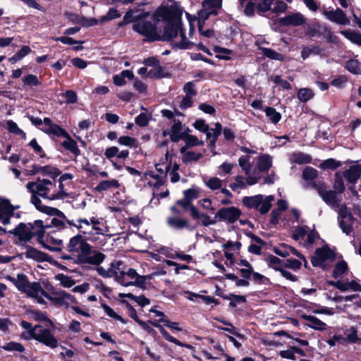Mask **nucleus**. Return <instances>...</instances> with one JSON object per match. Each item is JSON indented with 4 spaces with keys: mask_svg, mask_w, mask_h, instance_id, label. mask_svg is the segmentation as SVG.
I'll use <instances>...</instances> for the list:
<instances>
[{
    "mask_svg": "<svg viewBox=\"0 0 361 361\" xmlns=\"http://www.w3.org/2000/svg\"><path fill=\"white\" fill-rule=\"evenodd\" d=\"M182 11L176 6L160 5L152 14L155 23L163 21V30L159 28L158 42H171L182 30Z\"/></svg>",
    "mask_w": 361,
    "mask_h": 361,
    "instance_id": "f257e3e1",
    "label": "nucleus"
},
{
    "mask_svg": "<svg viewBox=\"0 0 361 361\" xmlns=\"http://www.w3.org/2000/svg\"><path fill=\"white\" fill-rule=\"evenodd\" d=\"M68 250L70 252H78L77 257L73 259V263L76 264H88L99 266L106 259L104 253L93 249L80 234L70 239Z\"/></svg>",
    "mask_w": 361,
    "mask_h": 361,
    "instance_id": "f03ea898",
    "label": "nucleus"
},
{
    "mask_svg": "<svg viewBox=\"0 0 361 361\" xmlns=\"http://www.w3.org/2000/svg\"><path fill=\"white\" fill-rule=\"evenodd\" d=\"M34 225L36 226L37 229L35 231H30V229L28 230L26 228V224L20 222L15 228L9 231L8 233L17 236L19 241L24 242V247L25 245H27L26 243L30 242L34 237H37L38 243H39L43 248L51 252L62 251L61 247H52L51 245L46 243L45 239L47 234L44 231V228L43 227L42 220L37 219L34 221Z\"/></svg>",
    "mask_w": 361,
    "mask_h": 361,
    "instance_id": "7ed1b4c3",
    "label": "nucleus"
},
{
    "mask_svg": "<svg viewBox=\"0 0 361 361\" xmlns=\"http://www.w3.org/2000/svg\"><path fill=\"white\" fill-rule=\"evenodd\" d=\"M20 324L21 327L27 330V336L25 337L27 340L34 339L50 348H56L58 346V340L50 329L43 328L40 324L32 326L31 323L24 320H22Z\"/></svg>",
    "mask_w": 361,
    "mask_h": 361,
    "instance_id": "20e7f679",
    "label": "nucleus"
},
{
    "mask_svg": "<svg viewBox=\"0 0 361 361\" xmlns=\"http://www.w3.org/2000/svg\"><path fill=\"white\" fill-rule=\"evenodd\" d=\"M241 214V210L236 207H222L217 211L213 219L205 213L202 220L197 222V225L208 227L216 224L217 221L234 224L239 219Z\"/></svg>",
    "mask_w": 361,
    "mask_h": 361,
    "instance_id": "39448f33",
    "label": "nucleus"
},
{
    "mask_svg": "<svg viewBox=\"0 0 361 361\" xmlns=\"http://www.w3.org/2000/svg\"><path fill=\"white\" fill-rule=\"evenodd\" d=\"M199 190L195 188H189L183 191V198L178 200L176 204L181 207L185 211H189L190 217L198 221L202 220L205 213L200 212L192 204V201L199 197Z\"/></svg>",
    "mask_w": 361,
    "mask_h": 361,
    "instance_id": "423d86ee",
    "label": "nucleus"
},
{
    "mask_svg": "<svg viewBox=\"0 0 361 361\" xmlns=\"http://www.w3.org/2000/svg\"><path fill=\"white\" fill-rule=\"evenodd\" d=\"M158 23L152 21H141L133 23L132 29L133 31L145 37L143 42H158L159 27Z\"/></svg>",
    "mask_w": 361,
    "mask_h": 361,
    "instance_id": "0eeeda50",
    "label": "nucleus"
},
{
    "mask_svg": "<svg viewBox=\"0 0 361 361\" xmlns=\"http://www.w3.org/2000/svg\"><path fill=\"white\" fill-rule=\"evenodd\" d=\"M25 248L27 251L25 253V257L27 259H32L37 262H47L51 264L58 267L59 269L69 271L77 273V269H74L71 271L66 266L59 263L56 260L54 259L49 255L42 251L37 250L35 247H32L29 245H25Z\"/></svg>",
    "mask_w": 361,
    "mask_h": 361,
    "instance_id": "6e6552de",
    "label": "nucleus"
},
{
    "mask_svg": "<svg viewBox=\"0 0 361 361\" xmlns=\"http://www.w3.org/2000/svg\"><path fill=\"white\" fill-rule=\"evenodd\" d=\"M307 35L310 37L323 36L326 39L328 43L338 44L339 38L333 34L330 27L326 25H322L319 23L315 22L307 27Z\"/></svg>",
    "mask_w": 361,
    "mask_h": 361,
    "instance_id": "1a4fd4ad",
    "label": "nucleus"
},
{
    "mask_svg": "<svg viewBox=\"0 0 361 361\" xmlns=\"http://www.w3.org/2000/svg\"><path fill=\"white\" fill-rule=\"evenodd\" d=\"M336 253L328 245H324L321 247L316 248L314 255L310 258L311 264L313 267L320 266L322 263L327 260L334 261Z\"/></svg>",
    "mask_w": 361,
    "mask_h": 361,
    "instance_id": "9d476101",
    "label": "nucleus"
},
{
    "mask_svg": "<svg viewBox=\"0 0 361 361\" xmlns=\"http://www.w3.org/2000/svg\"><path fill=\"white\" fill-rule=\"evenodd\" d=\"M171 161L169 164H166L164 169L161 167V164H155L156 170L159 173V174H156L153 171H149L146 173L152 178L157 180V182L153 184V187L154 188L158 189L164 184L165 180L167 177V173L171 169Z\"/></svg>",
    "mask_w": 361,
    "mask_h": 361,
    "instance_id": "9b49d317",
    "label": "nucleus"
},
{
    "mask_svg": "<svg viewBox=\"0 0 361 361\" xmlns=\"http://www.w3.org/2000/svg\"><path fill=\"white\" fill-rule=\"evenodd\" d=\"M323 14L328 20L338 25H350V20L347 18L344 11L339 8L332 11L324 10Z\"/></svg>",
    "mask_w": 361,
    "mask_h": 361,
    "instance_id": "f8f14e48",
    "label": "nucleus"
},
{
    "mask_svg": "<svg viewBox=\"0 0 361 361\" xmlns=\"http://www.w3.org/2000/svg\"><path fill=\"white\" fill-rule=\"evenodd\" d=\"M43 122L47 128L41 130L46 134L54 135L62 137L65 135H68V132L59 125L53 123L51 118L45 117L43 119Z\"/></svg>",
    "mask_w": 361,
    "mask_h": 361,
    "instance_id": "ddd939ff",
    "label": "nucleus"
},
{
    "mask_svg": "<svg viewBox=\"0 0 361 361\" xmlns=\"http://www.w3.org/2000/svg\"><path fill=\"white\" fill-rule=\"evenodd\" d=\"M167 224L175 229L182 230L187 228L189 231H193L200 226L197 225V221L194 226H191L188 219L175 216L169 217L167 219Z\"/></svg>",
    "mask_w": 361,
    "mask_h": 361,
    "instance_id": "4468645a",
    "label": "nucleus"
},
{
    "mask_svg": "<svg viewBox=\"0 0 361 361\" xmlns=\"http://www.w3.org/2000/svg\"><path fill=\"white\" fill-rule=\"evenodd\" d=\"M305 20L302 13L297 12L283 18H280L279 22L283 26H300L305 23Z\"/></svg>",
    "mask_w": 361,
    "mask_h": 361,
    "instance_id": "2eb2a0df",
    "label": "nucleus"
},
{
    "mask_svg": "<svg viewBox=\"0 0 361 361\" xmlns=\"http://www.w3.org/2000/svg\"><path fill=\"white\" fill-rule=\"evenodd\" d=\"M262 195H256L253 196H245L242 198V204L248 209H255L259 211V207L263 203Z\"/></svg>",
    "mask_w": 361,
    "mask_h": 361,
    "instance_id": "dca6fc26",
    "label": "nucleus"
},
{
    "mask_svg": "<svg viewBox=\"0 0 361 361\" xmlns=\"http://www.w3.org/2000/svg\"><path fill=\"white\" fill-rule=\"evenodd\" d=\"M118 279V283L123 286L127 287V286H135L138 287L143 290L147 289L146 280H145L144 276L138 275L134 281H127L126 279L125 278L124 271H121L119 273V278Z\"/></svg>",
    "mask_w": 361,
    "mask_h": 361,
    "instance_id": "f3484780",
    "label": "nucleus"
},
{
    "mask_svg": "<svg viewBox=\"0 0 361 361\" xmlns=\"http://www.w3.org/2000/svg\"><path fill=\"white\" fill-rule=\"evenodd\" d=\"M343 177L350 183L355 184L361 176V165H352L343 173Z\"/></svg>",
    "mask_w": 361,
    "mask_h": 361,
    "instance_id": "a211bd4d",
    "label": "nucleus"
},
{
    "mask_svg": "<svg viewBox=\"0 0 361 361\" xmlns=\"http://www.w3.org/2000/svg\"><path fill=\"white\" fill-rule=\"evenodd\" d=\"M26 314L32 315V318L35 321L42 322H44L47 323V326L54 328V322L48 317L46 312H41L38 310L35 309H29L26 310Z\"/></svg>",
    "mask_w": 361,
    "mask_h": 361,
    "instance_id": "6ab92c4d",
    "label": "nucleus"
},
{
    "mask_svg": "<svg viewBox=\"0 0 361 361\" xmlns=\"http://www.w3.org/2000/svg\"><path fill=\"white\" fill-rule=\"evenodd\" d=\"M51 288H49V290L51 291V293L55 296H51L49 294V296L47 297V299L49 300L54 302L55 304L58 305H65L66 307H69V303L67 301L66 296L63 294V293H66L63 290H55L53 286L50 285Z\"/></svg>",
    "mask_w": 361,
    "mask_h": 361,
    "instance_id": "aec40b11",
    "label": "nucleus"
},
{
    "mask_svg": "<svg viewBox=\"0 0 361 361\" xmlns=\"http://www.w3.org/2000/svg\"><path fill=\"white\" fill-rule=\"evenodd\" d=\"M97 268H94L90 266H82L83 270H91V269H95L97 273L102 276L103 278H110L112 276L115 277V279L117 282H118V278H119V274L116 270L113 269L112 267H114V264H111V268H109L108 270H106L102 267L97 266Z\"/></svg>",
    "mask_w": 361,
    "mask_h": 361,
    "instance_id": "412c9836",
    "label": "nucleus"
},
{
    "mask_svg": "<svg viewBox=\"0 0 361 361\" xmlns=\"http://www.w3.org/2000/svg\"><path fill=\"white\" fill-rule=\"evenodd\" d=\"M23 293H25L29 298H37L39 293H41L42 296L47 298L49 296V293L46 292L42 287L39 282H32Z\"/></svg>",
    "mask_w": 361,
    "mask_h": 361,
    "instance_id": "4be33fe9",
    "label": "nucleus"
},
{
    "mask_svg": "<svg viewBox=\"0 0 361 361\" xmlns=\"http://www.w3.org/2000/svg\"><path fill=\"white\" fill-rule=\"evenodd\" d=\"M301 318L304 320L308 321L309 324H305L308 327L317 330L324 331L326 329L327 325L326 323L321 321L317 317L312 315L302 314Z\"/></svg>",
    "mask_w": 361,
    "mask_h": 361,
    "instance_id": "5701e85b",
    "label": "nucleus"
},
{
    "mask_svg": "<svg viewBox=\"0 0 361 361\" xmlns=\"http://www.w3.org/2000/svg\"><path fill=\"white\" fill-rule=\"evenodd\" d=\"M63 137H65L66 140L61 143V146L65 149L69 151L75 157L80 156L81 154V151L78 148L76 141L74 140L68 133V135H65Z\"/></svg>",
    "mask_w": 361,
    "mask_h": 361,
    "instance_id": "b1692460",
    "label": "nucleus"
},
{
    "mask_svg": "<svg viewBox=\"0 0 361 361\" xmlns=\"http://www.w3.org/2000/svg\"><path fill=\"white\" fill-rule=\"evenodd\" d=\"M156 328H157L162 336L166 339V341L173 343L176 344V345L180 346V347H185L188 349L194 350L195 347L192 346L190 344L186 343H182L179 340H178L176 338L172 336L161 325H156Z\"/></svg>",
    "mask_w": 361,
    "mask_h": 361,
    "instance_id": "393cba45",
    "label": "nucleus"
},
{
    "mask_svg": "<svg viewBox=\"0 0 361 361\" xmlns=\"http://www.w3.org/2000/svg\"><path fill=\"white\" fill-rule=\"evenodd\" d=\"M183 125L178 119H173V124L171 127L170 140L173 142H178L182 140V130Z\"/></svg>",
    "mask_w": 361,
    "mask_h": 361,
    "instance_id": "a878e982",
    "label": "nucleus"
},
{
    "mask_svg": "<svg viewBox=\"0 0 361 361\" xmlns=\"http://www.w3.org/2000/svg\"><path fill=\"white\" fill-rule=\"evenodd\" d=\"M8 279L13 283L17 289L21 293L26 291V288L30 285L28 277L25 274H18L16 279L11 276H8Z\"/></svg>",
    "mask_w": 361,
    "mask_h": 361,
    "instance_id": "bb28decb",
    "label": "nucleus"
},
{
    "mask_svg": "<svg viewBox=\"0 0 361 361\" xmlns=\"http://www.w3.org/2000/svg\"><path fill=\"white\" fill-rule=\"evenodd\" d=\"M181 40L179 42H175L173 44V48L178 49H191L195 45V43L189 41L187 39L185 30L182 27V30L179 31Z\"/></svg>",
    "mask_w": 361,
    "mask_h": 361,
    "instance_id": "cd10ccee",
    "label": "nucleus"
},
{
    "mask_svg": "<svg viewBox=\"0 0 361 361\" xmlns=\"http://www.w3.org/2000/svg\"><path fill=\"white\" fill-rule=\"evenodd\" d=\"M120 183L116 179L106 180L101 181L94 188V190L97 192H102L110 188H119Z\"/></svg>",
    "mask_w": 361,
    "mask_h": 361,
    "instance_id": "c85d7f7f",
    "label": "nucleus"
},
{
    "mask_svg": "<svg viewBox=\"0 0 361 361\" xmlns=\"http://www.w3.org/2000/svg\"><path fill=\"white\" fill-rule=\"evenodd\" d=\"M258 49L262 51L264 57L271 60H276L279 61H283L285 60V56L283 54L279 53L271 48L259 47Z\"/></svg>",
    "mask_w": 361,
    "mask_h": 361,
    "instance_id": "c756f323",
    "label": "nucleus"
},
{
    "mask_svg": "<svg viewBox=\"0 0 361 361\" xmlns=\"http://www.w3.org/2000/svg\"><path fill=\"white\" fill-rule=\"evenodd\" d=\"M152 326L156 327V325L157 324L161 325L160 323H163V325H161L163 327L166 326L168 328H170L173 330H176L178 331H181L183 330L182 328L178 326V323L176 322H171L170 321L167 317L166 318H159L157 319H154V321H149V322Z\"/></svg>",
    "mask_w": 361,
    "mask_h": 361,
    "instance_id": "7c9ffc66",
    "label": "nucleus"
},
{
    "mask_svg": "<svg viewBox=\"0 0 361 361\" xmlns=\"http://www.w3.org/2000/svg\"><path fill=\"white\" fill-rule=\"evenodd\" d=\"M272 166V157L269 154L260 155L258 158L257 169L260 172H266Z\"/></svg>",
    "mask_w": 361,
    "mask_h": 361,
    "instance_id": "2f4dec72",
    "label": "nucleus"
},
{
    "mask_svg": "<svg viewBox=\"0 0 361 361\" xmlns=\"http://www.w3.org/2000/svg\"><path fill=\"white\" fill-rule=\"evenodd\" d=\"M336 191L326 190L322 196L323 201L327 204H335L336 205L341 201V198L337 196Z\"/></svg>",
    "mask_w": 361,
    "mask_h": 361,
    "instance_id": "473e14b6",
    "label": "nucleus"
},
{
    "mask_svg": "<svg viewBox=\"0 0 361 361\" xmlns=\"http://www.w3.org/2000/svg\"><path fill=\"white\" fill-rule=\"evenodd\" d=\"M32 52V49L29 46L23 45L21 49L18 51L13 56L8 59V61L12 64L22 60L25 56Z\"/></svg>",
    "mask_w": 361,
    "mask_h": 361,
    "instance_id": "72a5a7b5",
    "label": "nucleus"
},
{
    "mask_svg": "<svg viewBox=\"0 0 361 361\" xmlns=\"http://www.w3.org/2000/svg\"><path fill=\"white\" fill-rule=\"evenodd\" d=\"M265 261L267 262L269 267L274 269L276 271H279L278 269L283 268L284 260H282L278 257L271 254L268 255L265 259Z\"/></svg>",
    "mask_w": 361,
    "mask_h": 361,
    "instance_id": "f704fd0d",
    "label": "nucleus"
},
{
    "mask_svg": "<svg viewBox=\"0 0 361 361\" xmlns=\"http://www.w3.org/2000/svg\"><path fill=\"white\" fill-rule=\"evenodd\" d=\"M264 111L269 121L274 124L278 123L281 119V114L272 106H266Z\"/></svg>",
    "mask_w": 361,
    "mask_h": 361,
    "instance_id": "c9c22d12",
    "label": "nucleus"
},
{
    "mask_svg": "<svg viewBox=\"0 0 361 361\" xmlns=\"http://www.w3.org/2000/svg\"><path fill=\"white\" fill-rule=\"evenodd\" d=\"M169 73L165 71V68L159 64L147 73V77L150 78L161 79L166 78Z\"/></svg>",
    "mask_w": 361,
    "mask_h": 361,
    "instance_id": "e433bc0d",
    "label": "nucleus"
},
{
    "mask_svg": "<svg viewBox=\"0 0 361 361\" xmlns=\"http://www.w3.org/2000/svg\"><path fill=\"white\" fill-rule=\"evenodd\" d=\"M228 298H226V300H229V307L230 308H235L237 307L238 305L240 303H245L247 302L246 296L242 295H236L232 293H230L228 295Z\"/></svg>",
    "mask_w": 361,
    "mask_h": 361,
    "instance_id": "4c0bfd02",
    "label": "nucleus"
},
{
    "mask_svg": "<svg viewBox=\"0 0 361 361\" xmlns=\"http://www.w3.org/2000/svg\"><path fill=\"white\" fill-rule=\"evenodd\" d=\"M341 34L353 43L361 47V33L353 30H342Z\"/></svg>",
    "mask_w": 361,
    "mask_h": 361,
    "instance_id": "58836bf2",
    "label": "nucleus"
},
{
    "mask_svg": "<svg viewBox=\"0 0 361 361\" xmlns=\"http://www.w3.org/2000/svg\"><path fill=\"white\" fill-rule=\"evenodd\" d=\"M22 81L25 86L30 87H38L42 85V82L38 79L37 76L34 74H27L24 75Z\"/></svg>",
    "mask_w": 361,
    "mask_h": 361,
    "instance_id": "ea45409f",
    "label": "nucleus"
},
{
    "mask_svg": "<svg viewBox=\"0 0 361 361\" xmlns=\"http://www.w3.org/2000/svg\"><path fill=\"white\" fill-rule=\"evenodd\" d=\"M101 307L109 317L116 320H118L123 324H126L128 322V319L118 314L116 312H114V310L111 307H110L106 303H101Z\"/></svg>",
    "mask_w": 361,
    "mask_h": 361,
    "instance_id": "a19ab883",
    "label": "nucleus"
},
{
    "mask_svg": "<svg viewBox=\"0 0 361 361\" xmlns=\"http://www.w3.org/2000/svg\"><path fill=\"white\" fill-rule=\"evenodd\" d=\"M348 264L345 261L341 260L337 262L335 265L332 273V277L334 279H338L339 276L344 274L348 270Z\"/></svg>",
    "mask_w": 361,
    "mask_h": 361,
    "instance_id": "79ce46f5",
    "label": "nucleus"
},
{
    "mask_svg": "<svg viewBox=\"0 0 361 361\" xmlns=\"http://www.w3.org/2000/svg\"><path fill=\"white\" fill-rule=\"evenodd\" d=\"M224 278L235 281V284L237 287H248L250 284L248 279L244 278L239 279L235 274L231 273L226 274Z\"/></svg>",
    "mask_w": 361,
    "mask_h": 361,
    "instance_id": "37998d69",
    "label": "nucleus"
},
{
    "mask_svg": "<svg viewBox=\"0 0 361 361\" xmlns=\"http://www.w3.org/2000/svg\"><path fill=\"white\" fill-rule=\"evenodd\" d=\"M334 190L336 191L337 193L341 194L344 192L345 188L343 183L342 176L339 172L335 173L334 181L333 183Z\"/></svg>",
    "mask_w": 361,
    "mask_h": 361,
    "instance_id": "c03bdc74",
    "label": "nucleus"
},
{
    "mask_svg": "<svg viewBox=\"0 0 361 361\" xmlns=\"http://www.w3.org/2000/svg\"><path fill=\"white\" fill-rule=\"evenodd\" d=\"M54 279L61 282V285L64 288H71L75 284V281L73 280L71 276L64 275L63 274H58Z\"/></svg>",
    "mask_w": 361,
    "mask_h": 361,
    "instance_id": "a18cd8bd",
    "label": "nucleus"
},
{
    "mask_svg": "<svg viewBox=\"0 0 361 361\" xmlns=\"http://www.w3.org/2000/svg\"><path fill=\"white\" fill-rule=\"evenodd\" d=\"M314 97V93L311 89L301 88L297 93L298 99L302 102H307Z\"/></svg>",
    "mask_w": 361,
    "mask_h": 361,
    "instance_id": "49530a36",
    "label": "nucleus"
},
{
    "mask_svg": "<svg viewBox=\"0 0 361 361\" xmlns=\"http://www.w3.org/2000/svg\"><path fill=\"white\" fill-rule=\"evenodd\" d=\"M118 142L120 145L127 146L130 147H137L138 145L137 140L128 135L121 136L118 139Z\"/></svg>",
    "mask_w": 361,
    "mask_h": 361,
    "instance_id": "de8ad7c7",
    "label": "nucleus"
},
{
    "mask_svg": "<svg viewBox=\"0 0 361 361\" xmlns=\"http://www.w3.org/2000/svg\"><path fill=\"white\" fill-rule=\"evenodd\" d=\"M318 171L317 169L312 166H306L302 173V178L305 180L314 181L317 177Z\"/></svg>",
    "mask_w": 361,
    "mask_h": 361,
    "instance_id": "09e8293b",
    "label": "nucleus"
},
{
    "mask_svg": "<svg viewBox=\"0 0 361 361\" xmlns=\"http://www.w3.org/2000/svg\"><path fill=\"white\" fill-rule=\"evenodd\" d=\"M341 166L340 161H336L333 158H329L324 160L322 163L320 164V168L323 169H331L335 170L339 166Z\"/></svg>",
    "mask_w": 361,
    "mask_h": 361,
    "instance_id": "8fccbe9b",
    "label": "nucleus"
},
{
    "mask_svg": "<svg viewBox=\"0 0 361 361\" xmlns=\"http://www.w3.org/2000/svg\"><path fill=\"white\" fill-rule=\"evenodd\" d=\"M274 200V197L273 195H268L263 199L262 205L259 207V212L262 215H264L267 214L270 209L271 208V202Z\"/></svg>",
    "mask_w": 361,
    "mask_h": 361,
    "instance_id": "3c124183",
    "label": "nucleus"
},
{
    "mask_svg": "<svg viewBox=\"0 0 361 361\" xmlns=\"http://www.w3.org/2000/svg\"><path fill=\"white\" fill-rule=\"evenodd\" d=\"M345 68L350 73L357 75L360 73V63L356 59H350L345 63Z\"/></svg>",
    "mask_w": 361,
    "mask_h": 361,
    "instance_id": "603ef678",
    "label": "nucleus"
},
{
    "mask_svg": "<svg viewBox=\"0 0 361 361\" xmlns=\"http://www.w3.org/2000/svg\"><path fill=\"white\" fill-rule=\"evenodd\" d=\"M201 153H195L192 151H188L185 153L182 157V161L184 164H188L192 161H197L202 157Z\"/></svg>",
    "mask_w": 361,
    "mask_h": 361,
    "instance_id": "864d4df0",
    "label": "nucleus"
},
{
    "mask_svg": "<svg viewBox=\"0 0 361 361\" xmlns=\"http://www.w3.org/2000/svg\"><path fill=\"white\" fill-rule=\"evenodd\" d=\"M183 140L185 141V144L187 145V147H189L190 148L196 146H203L204 145V141L200 140L197 137V136L192 135L190 136H185V138L183 139Z\"/></svg>",
    "mask_w": 361,
    "mask_h": 361,
    "instance_id": "5fc2aeb1",
    "label": "nucleus"
},
{
    "mask_svg": "<svg viewBox=\"0 0 361 361\" xmlns=\"http://www.w3.org/2000/svg\"><path fill=\"white\" fill-rule=\"evenodd\" d=\"M302 263L298 259L289 258L284 260L283 267L297 271L301 269Z\"/></svg>",
    "mask_w": 361,
    "mask_h": 361,
    "instance_id": "6e6d98bb",
    "label": "nucleus"
},
{
    "mask_svg": "<svg viewBox=\"0 0 361 361\" xmlns=\"http://www.w3.org/2000/svg\"><path fill=\"white\" fill-rule=\"evenodd\" d=\"M223 0H204L202 6L207 10L215 8L219 9L222 7Z\"/></svg>",
    "mask_w": 361,
    "mask_h": 361,
    "instance_id": "4d7b16f0",
    "label": "nucleus"
},
{
    "mask_svg": "<svg viewBox=\"0 0 361 361\" xmlns=\"http://www.w3.org/2000/svg\"><path fill=\"white\" fill-rule=\"evenodd\" d=\"M250 157L248 155H243L238 159L239 166L245 171L246 174L250 173L251 170V164L250 162Z\"/></svg>",
    "mask_w": 361,
    "mask_h": 361,
    "instance_id": "13d9d810",
    "label": "nucleus"
},
{
    "mask_svg": "<svg viewBox=\"0 0 361 361\" xmlns=\"http://www.w3.org/2000/svg\"><path fill=\"white\" fill-rule=\"evenodd\" d=\"M6 351H18L23 353L25 351V347L20 343L15 341L8 342L6 345L2 347Z\"/></svg>",
    "mask_w": 361,
    "mask_h": 361,
    "instance_id": "bf43d9fd",
    "label": "nucleus"
},
{
    "mask_svg": "<svg viewBox=\"0 0 361 361\" xmlns=\"http://www.w3.org/2000/svg\"><path fill=\"white\" fill-rule=\"evenodd\" d=\"M152 116L147 115L145 113H140L135 118V123L140 127H146L149 124V121L151 119Z\"/></svg>",
    "mask_w": 361,
    "mask_h": 361,
    "instance_id": "052dcab7",
    "label": "nucleus"
},
{
    "mask_svg": "<svg viewBox=\"0 0 361 361\" xmlns=\"http://www.w3.org/2000/svg\"><path fill=\"white\" fill-rule=\"evenodd\" d=\"M312 157L309 154L300 152L294 155V162L298 164H310L312 161Z\"/></svg>",
    "mask_w": 361,
    "mask_h": 361,
    "instance_id": "680f3d73",
    "label": "nucleus"
},
{
    "mask_svg": "<svg viewBox=\"0 0 361 361\" xmlns=\"http://www.w3.org/2000/svg\"><path fill=\"white\" fill-rule=\"evenodd\" d=\"M11 209H15L14 206L8 199H3L0 201V219Z\"/></svg>",
    "mask_w": 361,
    "mask_h": 361,
    "instance_id": "e2e57ef3",
    "label": "nucleus"
},
{
    "mask_svg": "<svg viewBox=\"0 0 361 361\" xmlns=\"http://www.w3.org/2000/svg\"><path fill=\"white\" fill-rule=\"evenodd\" d=\"M121 16L119 11L115 8H110L109 11L105 16L101 17L102 22L109 21Z\"/></svg>",
    "mask_w": 361,
    "mask_h": 361,
    "instance_id": "0e129e2a",
    "label": "nucleus"
},
{
    "mask_svg": "<svg viewBox=\"0 0 361 361\" xmlns=\"http://www.w3.org/2000/svg\"><path fill=\"white\" fill-rule=\"evenodd\" d=\"M255 11H257L256 3L250 1L245 4L243 13L247 17H253L255 16Z\"/></svg>",
    "mask_w": 361,
    "mask_h": 361,
    "instance_id": "69168bd1",
    "label": "nucleus"
},
{
    "mask_svg": "<svg viewBox=\"0 0 361 361\" xmlns=\"http://www.w3.org/2000/svg\"><path fill=\"white\" fill-rule=\"evenodd\" d=\"M183 92L185 93V95L190 97H195L197 95V92L195 90V85L194 82H188L183 86Z\"/></svg>",
    "mask_w": 361,
    "mask_h": 361,
    "instance_id": "338daca9",
    "label": "nucleus"
},
{
    "mask_svg": "<svg viewBox=\"0 0 361 361\" xmlns=\"http://www.w3.org/2000/svg\"><path fill=\"white\" fill-rule=\"evenodd\" d=\"M192 126L201 133H207L209 130V126L206 123L205 121L202 118L197 119L192 123Z\"/></svg>",
    "mask_w": 361,
    "mask_h": 361,
    "instance_id": "774afa93",
    "label": "nucleus"
}]
</instances>
